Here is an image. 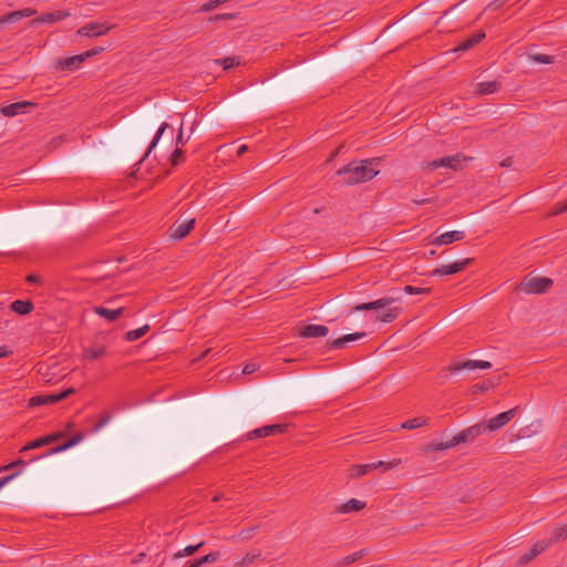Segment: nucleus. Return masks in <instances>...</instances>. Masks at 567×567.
I'll list each match as a JSON object with an SVG mask.
<instances>
[{
  "instance_id": "f257e3e1",
  "label": "nucleus",
  "mask_w": 567,
  "mask_h": 567,
  "mask_svg": "<svg viewBox=\"0 0 567 567\" xmlns=\"http://www.w3.org/2000/svg\"><path fill=\"white\" fill-rule=\"evenodd\" d=\"M381 158L374 157L363 159L360 162H351L348 165L339 168L337 175L342 177L344 185H355L371 181L379 174V171L373 168V165H379Z\"/></svg>"
},
{
  "instance_id": "f03ea898",
  "label": "nucleus",
  "mask_w": 567,
  "mask_h": 567,
  "mask_svg": "<svg viewBox=\"0 0 567 567\" xmlns=\"http://www.w3.org/2000/svg\"><path fill=\"white\" fill-rule=\"evenodd\" d=\"M553 284V280L546 277H525L518 289L526 293H544Z\"/></svg>"
},
{
  "instance_id": "7ed1b4c3",
  "label": "nucleus",
  "mask_w": 567,
  "mask_h": 567,
  "mask_svg": "<svg viewBox=\"0 0 567 567\" xmlns=\"http://www.w3.org/2000/svg\"><path fill=\"white\" fill-rule=\"evenodd\" d=\"M487 432L484 425V422L476 423L472 426H468L464 430H462L460 433L454 435L451 439L450 445H458L462 443H470L473 442L476 437H478L481 434Z\"/></svg>"
},
{
  "instance_id": "20e7f679",
  "label": "nucleus",
  "mask_w": 567,
  "mask_h": 567,
  "mask_svg": "<svg viewBox=\"0 0 567 567\" xmlns=\"http://www.w3.org/2000/svg\"><path fill=\"white\" fill-rule=\"evenodd\" d=\"M75 393V389L74 388H69L58 394H43V395H35V396H32L30 400H29V406L30 408H33V406H40V405H44V404H54V403H58L66 398H69L71 394Z\"/></svg>"
},
{
  "instance_id": "39448f33",
  "label": "nucleus",
  "mask_w": 567,
  "mask_h": 567,
  "mask_svg": "<svg viewBox=\"0 0 567 567\" xmlns=\"http://www.w3.org/2000/svg\"><path fill=\"white\" fill-rule=\"evenodd\" d=\"M492 363L489 361L484 360H466V361H455L445 367L442 372L449 371V372H458L463 370H474V369H491Z\"/></svg>"
},
{
  "instance_id": "423d86ee",
  "label": "nucleus",
  "mask_w": 567,
  "mask_h": 567,
  "mask_svg": "<svg viewBox=\"0 0 567 567\" xmlns=\"http://www.w3.org/2000/svg\"><path fill=\"white\" fill-rule=\"evenodd\" d=\"M518 409L519 406H515L508 411L497 414L496 416L492 417L488 422H484L486 431L493 432L506 425L515 417Z\"/></svg>"
},
{
  "instance_id": "0eeeda50",
  "label": "nucleus",
  "mask_w": 567,
  "mask_h": 567,
  "mask_svg": "<svg viewBox=\"0 0 567 567\" xmlns=\"http://www.w3.org/2000/svg\"><path fill=\"white\" fill-rule=\"evenodd\" d=\"M113 27L101 22H90L78 29L76 34L86 38H94L106 34Z\"/></svg>"
},
{
  "instance_id": "6e6552de",
  "label": "nucleus",
  "mask_w": 567,
  "mask_h": 567,
  "mask_svg": "<svg viewBox=\"0 0 567 567\" xmlns=\"http://www.w3.org/2000/svg\"><path fill=\"white\" fill-rule=\"evenodd\" d=\"M473 261L472 258H466L461 261H456L450 265L441 266L432 271L433 276H446V275H454L462 270H464L468 265H471Z\"/></svg>"
},
{
  "instance_id": "1a4fd4ad",
  "label": "nucleus",
  "mask_w": 567,
  "mask_h": 567,
  "mask_svg": "<svg viewBox=\"0 0 567 567\" xmlns=\"http://www.w3.org/2000/svg\"><path fill=\"white\" fill-rule=\"evenodd\" d=\"M465 157H463L461 154L446 156L427 163V167H430L431 169H436L439 167H449L454 171H457L461 167V161Z\"/></svg>"
},
{
  "instance_id": "9d476101",
  "label": "nucleus",
  "mask_w": 567,
  "mask_h": 567,
  "mask_svg": "<svg viewBox=\"0 0 567 567\" xmlns=\"http://www.w3.org/2000/svg\"><path fill=\"white\" fill-rule=\"evenodd\" d=\"M195 225V218H189L187 220H184L182 223H175L171 228L169 237L172 239H183L186 237L190 230L194 228Z\"/></svg>"
},
{
  "instance_id": "9b49d317",
  "label": "nucleus",
  "mask_w": 567,
  "mask_h": 567,
  "mask_svg": "<svg viewBox=\"0 0 567 567\" xmlns=\"http://www.w3.org/2000/svg\"><path fill=\"white\" fill-rule=\"evenodd\" d=\"M286 427H287L286 424L265 425V426H261L259 429L251 431L248 434V439L252 440V439H257V437H266V436L276 435L278 433H284Z\"/></svg>"
},
{
  "instance_id": "f8f14e48",
  "label": "nucleus",
  "mask_w": 567,
  "mask_h": 567,
  "mask_svg": "<svg viewBox=\"0 0 567 567\" xmlns=\"http://www.w3.org/2000/svg\"><path fill=\"white\" fill-rule=\"evenodd\" d=\"M71 16V12L68 10H58L53 12L45 13L41 17L34 18L30 21V25H37L40 23H54L58 21H61L65 18H69Z\"/></svg>"
},
{
  "instance_id": "ddd939ff",
  "label": "nucleus",
  "mask_w": 567,
  "mask_h": 567,
  "mask_svg": "<svg viewBox=\"0 0 567 567\" xmlns=\"http://www.w3.org/2000/svg\"><path fill=\"white\" fill-rule=\"evenodd\" d=\"M65 436L64 432H55L43 437H39L21 449V452L40 449L44 445L51 444Z\"/></svg>"
},
{
  "instance_id": "4468645a",
  "label": "nucleus",
  "mask_w": 567,
  "mask_h": 567,
  "mask_svg": "<svg viewBox=\"0 0 567 567\" xmlns=\"http://www.w3.org/2000/svg\"><path fill=\"white\" fill-rule=\"evenodd\" d=\"M85 58L83 53L76 54L70 58L60 59L56 61L55 69L58 71H74L76 70L83 62Z\"/></svg>"
},
{
  "instance_id": "2eb2a0df",
  "label": "nucleus",
  "mask_w": 567,
  "mask_h": 567,
  "mask_svg": "<svg viewBox=\"0 0 567 567\" xmlns=\"http://www.w3.org/2000/svg\"><path fill=\"white\" fill-rule=\"evenodd\" d=\"M329 329L321 324H305L299 328V336L301 338H322L326 337Z\"/></svg>"
},
{
  "instance_id": "dca6fc26",
  "label": "nucleus",
  "mask_w": 567,
  "mask_h": 567,
  "mask_svg": "<svg viewBox=\"0 0 567 567\" xmlns=\"http://www.w3.org/2000/svg\"><path fill=\"white\" fill-rule=\"evenodd\" d=\"M396 300H399V297H383L375 301L360 303L353 308V311L382 309L395 302Z\"/></svg>"
},
{
  "instance_id": "f3484780",
  "label": "nucleus",
  "mask_w": 567,
  "mask_h": 567,
  "mask_svg": "<svg viewBox=\"0 0 567 567\" xmlns=\"http://www.w3.org/2000/svg\"><path fill=\"white\" fill-rule=\"evenodd\" d=\"M550 546V542H547V539H542L536 542L533 547L529 549L528 553L524 554L519 558L520 565H526L529 561H532L534 558H536L539 554H542L546 548Z\"/></svg>"
},
{
  "instance_id": "a211bd4d",
  "label": "nucleus",
  "mask_w": 567,
  "mask_h": 567,
  "mask_svg": "<svg viewBox=\"0 0 567 567\" xmlns=\"http://www.w3.org/2000/svg\"><path fill=\"white\" fill-rule=\"evenodd\" d=\"M465 233L460 230H452L446 231L444 234H441L440 236H436L431 244L434 246H443V245H450L454 241H460L464 239Z\"/></svg>"
},
{
  "instance_id": "6ab92c4d",
  "label": "nucleus",
  "mask_w": 567,
  "mask_h": 567,
  "mask_svg": "<svg viewBox=\"0 0 567 567\" xmlns=\"http://www.w3.org/2000/svg\"><path fill=\"white\" fill-rule=\"evenodd\" d=\"M35 10L31 8H25L22 10L10 12L6 16L0 17V27L4 23H13L19 21L22 18L31 17L35 14Z\"/></svg>"
},
{
  "instance_id": "aec40b11",
  "label": "nucleus",
  "mask_w": 567,
  "mask_h": 567,
  "mask_svg": "<svg viewBox=\"0 0 567 567\" xmlns=\"http://www.w3.org/2000/svg\"><path fill=\"white\" fill-rule=\"evenodd\" d=\"M365 336L364 332H354L342 336L336 340L329 341L327 344L330 349H343L349 342L357 341Z\"/></svg>"
},
{
  "instance_id": "412c9836",
  "label": "nucleus",
  "mask_w": 567,
  "mask_h": 567,
  "mask_svg": "<svg viewBox=\"0 0 567 567\" xmlns=\"http://www.w3.org/2000/svg\"><path fill=\"white\" fill-rule=\"evenodd\" d=\"M30 102H16L1 107L0 112L3 116L12 117L22 113L28 106H32Z\"/></svg>"
},
{
  "instance_id": "4be33fe9",
  "label": "nucleus",
  "mask_w": 567,
  "mask_h": 567,
  "mask_svg": "<svg viewBox=\"0 0 567 567\" xmlns=\"http://www.w3.org/2000/svg\"><path fill=\"white\" fill-rule=\"evenodd\" d=\"M485 38V32L483 30L477 31L476 33L472 34L464 41H462L455 49V51H467L472 49L474 45L480 43Z\"/></svg>"
},
{
  "instance_id": "5701e85b",
  "label": "nucleus",
  "mask_w": 567,
  "mask_h": 567,
  "mask_svg": "<svg viewBox=\"0 0 567 567\" xmlns=\"http://www.w3.org/2000/svg\"><path fill=\"white\" fill-rule=\"evenodd\" d=\"M124 310L125 309L123 307L114 309V310H111V309H107L104 307H95L94 308V312L96 315L105 318L109 321H115L116 319H118L123 315Z\"/></svg>"
},
{
  "instance_id": "b1692460",
  "label": "nucleus",
  "mask_w": 567,
  "mask_h": 567,
  "mask_svg": "<svg viewBox=\"0 0 567 567\" xmlns=\"http://www.w3.org/2000/svg\"><path fill=\"white\" fill-rule=\"evenodd\" d=\"M33 302L31 300H16L10 305L12 311L18 315H28L33 310Z\"/></svg>"
},
{
  "instance_id": "393cba45",
  "label": "nucleus",
  "mask_w": 567,
  "mask_h": 567,
  "mask_svg": "<svg viewBox=\"0 0 567 567\" xmlns=\"http://www.w3.org/2000/svg\"><path fill=\"white\" fill-rule=\"evenodd\" d=\"M501 82L498 81H486L480 82L476 85V93L481 95L492 94L499 90Z\"/></svg>"
},
{
  "instance_id": "a878e982",
  "label": "nucleus",
  "mask_w": 567,
  "mask_h": 567,
  "mask_svg": "<svg viewBox=\"0 0 567 567\" xmlns=\"http://www.w3.org/2000/svg\"><path fill=\"white\" fill-rule=\"evenodd\" d=\"M365 507V503L355 498L349 499L347 503L342 504L337 508L338 513H350V512H359Z\"/></svg>"
},
{
  "instance_id": "bb28decb",
  "label": "nucleus",
  "mask_w": 567,
  "mask_h": 567,
  "mask_svg": "<svg viewBox=\"0 0 567 567\" xmlns=\"http://www.w3.org/2000/svg\"><path fill=\"white\" fill-rule=\"evenodd\" d=\"M84 439V434L82 432L76 433L74 436H72L69 441L64 442L63 444L55 446L50 450L49 454H55L63 451H66L71 449L72 446L76 445Z\"/></svg>"
},
{
  "instance_id": "cd10ccee",
  "label": "nucleus",
  "mask_w": 567,
  "mask_h": 567,
  "mask_svg": "<svg viewBox=\"0 0 567 567\" xmlns=\"http://www.w3.org/2000/svg\"><path fill=\"white\" fill-rule=\"evenodd\" d=\"M220 553L219 551H212L200 558L194 559L189 561L187 567H200L205 564L215 563L219 559Z\"/></svg>"
},
{
  "instance_id": "c85d7f7f",
  "label": "nucleus",
  "mask_w": 567,
  "mask_h": 567,
  "mask_svg": "<svg viewBox=\"0 0 567 567\" xmlns=\"http://www.w3.org/2000/svg\"><path fill=\"white\" fill-rule=\"evenodd\" d=\"M204 544H205V542L200 540L196 545H188L185 548H183L182 550H178L177 553H175L173 555V559H179L183 557L192 556L195 553H197L204 546Z\"/></svg>"
},
{
  "instance_id": "c756f323",
  "label": "nucleus",
  "mask_w": 567,
  "mask_h": 567,
  "mask_svg": "<svg viewBox=\"0 0 567 567\" xmlns=\"http://www.w3.org/2000/svg\"><path fill=\"white\" fill-rule=\"evenodd\" d=\"M148 331H150V326L144 324L141 328L127 331L124 336V339L126 341L133 342V341H136L140 338L144 337Z\"/></svg>"
},
{
  "instance_id": "7c9ffc66",
  "label": "nucleus",
  "mask_w": 567,
  "mask_h": 567,
  "mask_svg": "<svg viewBox=\"0 0 567 567\" xmlns=\"http://www.w3.org/2000/svg\"><path fill=\"white\" fill-rule=\"evenodd\" d=\"M374 465L362 464V465H352L349 468V477H361L372 471Z\"/></svg>"
},
{
  "instance_id": "2f4dec72",
  "label": "nucleus",
  "mask_w": 567,
  "mask_h": 567,
  "mask_svg": "<svg viewBox=\"0 0 567 567\" xmlns=\"http://www.w3.org/2000/svg\"><path fill=\"white\" fill-rule=\"evenodd\" d=\"M427 423H429V417H414V419L406 420L405 422H403L401 424V427L405 429V430H414V429L427 425Z\"/></svg>"
},
{
  "instance_id": "473e14b6",
  "label": "nucleus",
  "mask_w": 567,
  "mask_h": 567,
  "mask_svg": "<svg viewBox=\"0 0 567 567\" xmlns=\"http://www.w3.org/2000/svg\"><path fill=\"white\" fill-rule=\"evenodd\" d=\"M466 1H467V0H462V1H460L458 3H456V4L452 6L451 8H449L447 10H445V11L443 12V14L441 16V18H439V19L436 20L435 24H436V25H440L441 21H442L444 18H453V17H455V16L458 13V11H460L461 7H462Z\"/></svg>"
},
{
  "instance_id": "72a5a7b5",
  "label": "nucleus",
  "mask_w": 567,
  "mask_h": 567,
  "mask_svg": "<svg viewBox=\"0 0 567 567\" xmlns=\"http://www.w3.org/2000/svg\"><path fill=\"white\" fill-rule=\"evenodd\" d=\"M401 309L400 308H389L386 311H384L383 313L379 315L377 317L378 320H380L381 322H392L393 320L396 319V317L399 316Z\"/></svg>"
},
{
  "instance_id": "f704fd0d",
  "label": "nucleus",
  "mask_w": 567,
  "mask_h": 567,
  "mask_svg": "<svg viewBox=\"0 0 567 567\" xmlns=\"http://www.w3.org/2000/svg\"><path fill=\"white\" fill-rule=\"evenodd\" d=\"M169 125L167 123H163L158 131L156 132L155 134V137L153 138L151 145L148 146L147 151L145 152V155L144 157L140 161V163L150 155V153L152 152V150L156 146V144L158 143V141L161 140V137L163 136L164 132L166 131V128H168Z\"/></svg>"
},
{
  "instance_id": "c9c22d12",
  "label": "nucleus",
  "mask_w": 567,
  "mask_h": 567,
  "mask_svg": "<svg viewBox=\"0 0 567 567\" xmlns=\"http://www.w3.org/2000/svg\"><path fill=\"white\" fill-rule=\"evenodd\" d=\"M567 539V526H559L553 532L551 538L547 539L551 544L564 542Z\"/></svg>"
},
{
  "instance_id": "e433bc0d",
  "label": "nucleus",
  "mask_w": 567,
  "mask_h": 567,
  "mask_svg": "<svg viewBox=\"0 0 567 567\" xmlns=\"http://www.w3.org/2000/svg\"><path fill=\"white\" fill-rule=\"evenodd\" d=\"M451 444V440L446 441V442H430L426 447H425V451L426 452H437V451H444V450H450L452 447H454L455 445H450Z\"/></svg>"
},
{
  "instance_id": "4c0bfd02",
  "label": "nucleus",
  "mask_w": 567,
  "mask_h": 567,
  "mask_svg": "<svg viewBox=\"0 0 567 567\" xmlns=\"http://www.w3.org/2000/svg\"><path fill=\"white\" fill-rule=\"evenodd\" d=\"M104 354H105V348L104 347L87 348V349H84V351H83L84 358L89 359V360H96V359L101 358Z\"/></svg>"
},
{
  "instance_id": "58836bf2",
  "label": "nucleus",
  "mask_w": 567,
  "mask_h": 567,
  "mask_svg": "<svg viewBox=\"0 0 567 567\" xmlns=\"http://www.w3.org/2000/svg\"><path fill=\"white\" fill-rule=\"evenodd\" d=\"M364 556V550H359V551H355L351 555H348L347 557H344L343 559H341L337 566L338 567H346V566H349L350 564L359 560L360 558H362Z\"/></svg>"
},
{
  "instance_id": "ea45409f",
  "label": "nucleus",
  "mask_w": 567,
  "mask_h": 567,
  "mask_svg": "<svg viewBox=\"0 0 567 567\" xmlns=\"http://www.w3.org/2000/svg\"><path fill=\"white\" fill-rule=\"evenodd\" d=\"M261 553L258 550L256 553H247L241 560L237 561L235 566L243 567L251 564L255 559L259 558Z\"/></svg>"
},
{
  "instance_id": "a19ab883",
  "label": "nucleus",
  "mask_w": 567,
  "mask_h": 567,
  "mask_svg": "<svg viewBox=\"0 0 567 567\" xmlns=\"http://www.w3.org/2000/svg\"><path fill=\"white\" fill-rule=\"evenodd\" d=\"M184 159V152L181 147H176L169 156V162L173 167L177 166Z\"/></svg>"
},
{
  "instance_id": "79ce46f5",
  "label": "nucleus",
  "mask_w": 567,
  "mask_h": 567,
  "mask_svg": "<svg viewBox=\"0 0 567 567\" xmlns=\"http://www.w3.org/2000/svg\"><path fill=\"white\" fill-rule=\"evenodd\" d=\"M528 58L534 62L543 63V64H550L554 62V56L543 54V53L529 54Z\"/></svg>"
},
{
  "instance_id": "37998d69",
  "label": "nucleus",
  "mask_w": 567,
  "mask_h": 567,
  "mask_svg": "<svg viewBox=\"0 0 567 567\" xmlns=\"http://www.w3.org/2000/svg\"><path fill=\"white\" fill-rule=\"evenodd\" d=\"M403 290L405 293H409V295H420V293H430L431 292V288H419V287H414V286H410V285H406L403 288Z\"/></svg>"
},
{
  "instance_id": "c03bdc74",
  "label": "nucleus",
  "mask_w": 567,
  "mask_h": 567,
  "mask_svg": "<svg viewBox=\"0 0 567 567\" xmlns=\"http://www.w3.org/2000/svg\"><path fill=\"white\" fill-rule=\"evenodd\" d=\"M399 463H400V460H394L393 462H390V463L379 461L375 463H370V465H374L373 470H377V468L388 470V468L396 466Z\"/></svg>"
},
{
  "instance_id": "a18cd8bd",
  "label": "nucleus",
  "mask_w": 567,
  "mask_h": 567,
  "mask_svg": "<svg viewBox=\"0 0 567 567\" xmlns=\"http://www.w3.org/2000/svg\"><path fill=\"white\" fill-rule=\"evenodd\" d=\"M216 62L223 64L224 70H229L239 64V61L235 58H225L223 60H217Z\"/></svg>"
},
{
  "instance_id": "49530a36",
  "label": "nucleus",
  "mask_w": 567,
  "mask_h": 567,
  "mask_svg": "<svg viewBox=\"0 0 567 567\" xmlns=\"http://www.w3.org/2000/svg\"><path fill=\"white\" fill-rule=\"evenodd\" d=\"M565 212H567V199L565 202H563V203H557L554 206V209L550 213V215L556 216V215L563 214Z\"/></svg>"
},
{
  "instance_id": "de8ad7c7",
  "label": "nucleus",
  "mask_w": 567,
  "mask_h": 567,
  "mask_svg": "<svg viewBox=\"0 0 567 567\" xmlns=\"http://www.w3.org/2000/svg\"><path fill=\"white\" fill-rule=\"evenodd\" d=\"M105 49L103 47H95V48H92L85 52H83V55L86 59L89 58H92L94 55H97L99 53L103 52Z\"/></svg>"
},
{
  "instance_id": "09e8293b",
  "label": "nucleus",
  "mask_w": 567,
  "mask_h": 567,
  "mask_svg": "<svg viewBox=\"0 0 567 567\" xmlns=\"http://www.w3.org/2000/svg\"><path fill=\"white\" fill-rule=\"evenodd\" d=\"M508 0H494L485 8V10H498L501 9Z\"/></svg>"
},
{
  "instance_id": "8fccbe9b",
  "label": "nucleus",
  "mask_w": 567,
  "mask_h": 567,
  "mask_svg": "<svg viewBox=\"0 0 567 567\" xmlns=\"http://www.w3.org/2000/svg\"><path fill=\"white\" fill-rule=\"evenodd\" d=\"M188 142V138H184V134H183V123L181 124V127L178 130V134L176 136V145H182L184 146L186 143Z\"/></svg>"
},
{
  "instance_id": "3c124183",
  "label": "nucleus",
  "mask_w": 567,
  "mask_h": 567,
  "mask_svg": "<svg viewBox=\"0 0 567 567\" xmlns=\"http://www.w3.org/2000/svg\"><path fill=\"white\" fill-rule=\"evenodd\" d=\"M492 386L493 384L489 381H484L482 383L476 384L474 388L476 389V391L485 392L488 391Z\"/></svg>"
},
{
  "instance_id": "603ef678",
  "label": "nucleus",
  "mask_w": 567,
  "mask_h": 567,
  "mask_svg": "<svg viewBox=\"0 0 567 567\" xmlns=\"http://www.w3.org/2000/svg\"><path fill=\"white\" fill-rule=\"evenodd\" d=\"M257 370V365L255 363H248L244 367L243 373L244 374H251Z\"/></svg>"
},
{
  "instance_id": "864d4df0",
  "label": "nucleus",
  "mask_w": 567,
  "mask_h": 567,
  "mask_svg": "<svg viewBox=\"0 0 567 567\" xmlns=\"http://www.w3.org/2000/svg\"><path fill=\"white\" fill-rule=\"evenodd\" d=\"M12 354V351L7 346L0 347V358H7Z\"/></svg>"
},
{
  "instance_id": "5fc2aeb1",
  "label": "nucleus",
  "mask_w": 567,
  "mask_h": 567,
  "mask_svg": "<svg viewBox=\"0 0 567 567\" xmlns=\"http://www.w3.org/2000/svg\"><path fill=\"white\" fill-rule=\"evenodd\" d=\"M256 529H257V526L256 527H250V528H247V529H243L240 532V536L243 538H249L251 536L252 532L256 530Z\"/></svg>"
},
{
  "instance_id": "6e6d98bb",
  "label": "nucleus",
  "mask_w": 567,
  "mask_h": 567,
  "mask_svg": "<svg viewBox=\"0 0 567 567\" xmlns=\"http://www.w3.org/2000/svg\"><path fill=\"white\" fill-rule=\"evenodd\" d=\"M25 280H27L28 282H30V284H38V282H40V281H41L40 277H39V276H37V275H33V274L28 275V276H27V278H25Z\"/></svg>"
},
{
  "instance_id": "4d7b16f0",
  "label": "nucleus",
  "mask_w": 567,
  "mask_h": 567,
  "mask_svg": "<svg viewBox=\"0 0 567 567\" xmlns=\"http://www.w3.org/2000/svg\"><path fill=\"white\" fill-rule=\"evenodd\" d=\"M16 476V474H11L6 477L0 478V488H2L10 480H12Z\"/></svg>"
},
{
  "instance_id": "13d9d810",
  "label": "nucleus",
  "mask_w": 567,
  "mask_h": 567,
  "mask_svg": "<svg viewBox=\"0 0 567 567\" xmlns=\"http://www.w3.org/2000/svg\"><path fill=\"white\" fill-rule=\"evenodd\" d=\"M109 421L107 416L102 417L96 424L95 430H100L102 426H104Z\"/></svg>"
},
{
  "instance_id": "bf43d9fd",
  "label": "nucleus",
  "mask_w": 567,
  "mask_h": 567,
  "mask_svg": "<svg viewBox=\"0 0 567 567\" xmlns=\"http://www.w3.org/2000/svg\"><path fill=\"white\" fill-rule=\"evenodd\" d=\"M433 199L432 198H423V199H414L413 203L416 204V205H424V204H429V203H432Z\"/></svg>"
},
{
  "instance_id": "052dcab7",
  "label": "nucleus",
  "mask_w": 567,
  "mask_h": 567,
  "mask_svg": "<svg viewBox=\"0 0 567 567\" xmlns=\"http://www.w3.org/2000/svg\"><path fill=\"white\" fill-rule=\"evenodd\" d=\"M512 164H513L512 157H507L501 162V166H503V167H509V166H512Z\"/></svg>"
},
{
  "instance_id": "680f3d73",
  "label": "nucleus",
  "mask_w": 567,
  "mask_h": 567,
  "mask_svg": "<svg viewBox=\"0 0 567 567\" xmlns=\"http://www.w3.org/2000/svg\"><path fill=\"white\" fill-rule=\"evenodd\" d=\"M20 464H25L23 460H17L16 462H12L11 464H9L8 466H6L4 468H11V467H14L16 465H20Z\"/></svg>"
},
{
  "instance_id": "e2e57ef3",
  "label": "nucleus",
  "mask_w": 567,
  "mask_h": 567,
  "mask_svg": "<svg viewBox=\"0 0 567 567\" xmlns=\"http://www.w3.org/2000/svg\"><path fill=\"white\" fill-rule=\"evenodd\" d=\"M248 151V146L247 145H241L239 146L238 151H237V155L238 156H241L244 153H246Z\"/></svg>"
},
{
  "instance_id": "0e129e2a",
  "label": "nucleus",
  "mask_w": 567,
  "mask_h": 567,
  "mask_svg": "<svg viewBox=\"0 0 567 567\" xmlns=\"http://www.w3.org/2000/svg\"><path fill=\"white\" fill-rule=\"evenodd\" d=\"M234 17H235V14L227 13V14L216 16V19H233Z\"/></svg>"
},
{
  "instance_id": "69168bd1",
  "label": "nucleus",
  "mask_w": 567,
  "mask_h": 567,
  "mask_svg": "<svg viewBox=\"0 0 567 567\" xmlns=\"http://www.w3.org/2000/svg\"><path fill=\"white\" fill-rule=\"evenodd\" d=\"M143 557H145V554H144V553L138 554V555H137V557L133 559V563L135 564V563L141 561V559H142Z\"/></svg>"
},
{
  "instance_id": "338daca9",
  "label": "nucleus",
  "mask_w": 567,
  "mask_h": 567,
  "mask_svg": "<svg viewBox=\"0 0 567 567\" xmlns=\"http://www.w3.org/2000/svg\"><path fill=\"white\" fill-rule=\"evenodd\" d=\"M213 501H214V502L219 501V496H215Z\"/></svg>"
},
{
  "instance_id": "774afa93",
  "label": "nucleus",
  "mask_w": 567,
  "mask_h": 567,
  "mask_svg": "<svg viewBox=\"0 0 567 567\" xmlns=\"http://www.w3.org/2000/svg\"><path fill=\"white\" fill-rule=\"evenodd\" d=\"M435 255V251L434 250H431L430 251V256H434Z\"/></svg>"
}]
</instances>
